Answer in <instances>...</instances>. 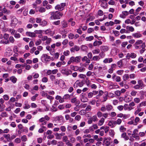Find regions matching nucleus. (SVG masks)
I'll return each mask as SVG.
<instances>
[{
    "label": "nucleus",
    "mask_w": 146,
    "mask_h": 146,
    "mask_svg": "<svg viewBox=\"0 0 146 146\" xmlns=\"http://www.w3.org/2000/svg\"><path fill=\"white\" fill-rule=\"evenodd\" d=\"M115 93L117 96H119L121 95L120 90H117L115 91Z\"/></svg>",
    "instance_id": "obj_61"
},
{
    "label": "nucleus",
    "mask_w": 146,
    "mask_h": 146,
    "mask_svg": "<svg viewBox=\"0 0 146 146\" xmlns=\"http://www.w3.org/2000/svg\"><path fill=\"white\" fill-rule=\"evenodd\" d=\"M113 108L112 106L110 105H107L106 106V109L108 111H111Z\"/></svg>",
    "instance_id": "obj_18"
},
{
    "label": "nucleus",
    "mask_w": 146,
    "mask_h": 146,
    "mask_svg": "<svg viewBox=\"0 0 146 146\" xmlns=\"http://www.w3.org/2000/svg\"><path fill=\"white\" fill-rule=\"evenodd\" d=\"M94 38V37L93 36H90L89 37H86L85 40L87 41H91L92 40H93Z\"/></svg>",
    "instance_id": "obj_23"
},
{
    "label": "nucleus",
    "mask_w": 146,
    "mask_h": 146,
    "mask_svg": "<svg viewBox=\"0 0 146 146\" xmlns=\"http://www.w3.org/2000/svg\"><path fill=\"white\" fill-rule=\"evenodd\" d=\"M51 16L50 18V20L60 19V16H62L63 14L58 11L52 12L50 13Z\"/></svg>",
    "instance_id": "obj_1"
},
{
    "label": "nucleus",
    "mask_w": 146,
    "mask_h": 146,
    "mask_svg": "<svg viewBox=\"0 0 146 146\" xmlns=\"http://www.w3.org/2000/svg\"><path fill=\"white\" fill-rule=\"evenodd\" d=\"M100 49L101 51L103 52H106L109 50V48L107 46L103 45L100 46Z\"/></svg>",
    "instance_id": "obj_7"
},
{
    "label": "nucleus",
    "mask_w": 146,
    "mask_h": 146,
    "mask_svg": "<svg viewBox=\"0 0 146 146\" xmlns=\"http://www.w3.org/2000/svg\"><path fill=\"white\" fill-rule=\"evenodd\" d=\"M108 125L109 126L112 128L114 127L116 125L115 121H110L109 122Z\"/></svg>",
    "instance_id": "obj_10"
},
{
    "label": "nucleus",
    "mask_w": 146,
    "mask_h": 146,
    "mask_svg": "<svg viewBox=\"0 0 146 146\" xmlns=\"http://www.w3.org/2000/svg\"><path fill=\"white\" fill-rule=\"evenodd\" d=\"M26 34L27 36H30L32 38L35 37L36 36V35L35 33L30 32H27L26 33Z\"/></svg>",
    "instance_id": "obj_8"
},
{
    "label": "nucleus",
    "mask_w": 146,
    "mask_h": 146,
    "mask_svg": "<svg viewBox=\"0 0 146 146\" xmlns=\"http://www.w3.org/2000/svg\"><path fill=\"white\" fill-rule=\"evenodd\" d=\"M91 110V106L90 105H88L85 109L86 111H90Z\"/></svg>",
    "instance_id": "obj_48"
},
{
    "label": "nucleus",
    "mask_w": 146,
    "mask_h": 146,
    "mask_svg": "<svg viewBox=\"0 0 146 146\" xmlns=\"http://www.w3.org/2000/svg\"><path fill=\"white\" fill-rule=\"evenodd\" d=\"M39 11L41 13L44 12L45 11V9L44 8L41 7L39 9Z\"/></svg>",
    "instance_id": "obj_58"
},
{
    "label": "nucleus",
    "mask_w": 146,
    "mask_h": 146,
    "mask_svg": "<svg viewBox=\"0 0 146 146\" xmlns=\"http://www.w3.org/2000/svg\"><path fill=\"white\" fill-rule=\"evenodd\" d=\"M54 135L56 136V139H61L62 135L61 133H55Z\"/></svg>",
    "instance_id": "obj_16"
},
{
    "label": "nucleus",
    "mask_w": 146,
    "mask_h": 146,
    "mask_svg": "<svg viewBox=\"0 0 146 146\" xmlns=\"http://www.w3.org/2000/svg\"><path fill=\"white\" fill-rule=\"evenodd\" d=\"M130 56L132 58H135L136 57L137 55L134 53H132L131 54H130Z\"/></svg>",
    "instance_id": "obj_44"
},
{
    "label": "nucleus",
    "mask_w": 146,
    "mask_h": 146,
    "mask_svg": "<svg viewBox=\"0 0 146 146\" xmlns=\"http://www.w3.org/2000/svg\"><path fill=\"white\" fill-rule=\"evenodd\" d=\"M17 23V20L15 17H13L11 19V25H15Z\"/></svg>",
    "instance_id": "obj_11"
},
{
    "label": "nucleus",
    "mask_w": 146,
    "mask_h": 146,
    "mask_svg": "<svg viewBox=\"0 0 146 146\" xmlns=\"http://www.w3.org/2000/svg\"><path fill=\"white\" fill-rule=\"evenodd\" d=\"M104 93L103 92L102 90H100L99 92V94L98 95L96 98H98L100 96H102Z\"/></svg>",
    "instance_id": "obj_49"
},
{
    "label": "nucleus",
    "mask_w": 146,
    "mask_h": 146,
    "mask_svg": "<svg viewBox=\"0 0 146 146\" xmlns=\"http://www.w3.org/2000/svg\"><path fill=\"white\" fill-rule=\"evenodd\" d=\"M85 70V68L84 67H78V70L80 72H84Z\"/></svg>",
    "instance_id": "obj_33"
},
{
    "label": "nucleus",
    "mask_w": 146,
    "mask_h": 146,
    "mask_svg": "<svg viewBox=\"0 0 146 146\" xmlns=\"http://www.w3.org/2000/svg\"><path fill=\"white\" fill-rule=\"evenodd\" d=\"M132 35L134 37L137 38L140 37L142 36L141 34L138 33H136L133 34Z\"/></svg>",
    "instance_id": "obj_19"
},
{
    "label": "nucleus",
    "mask_w": 146,
    "mask_h": 146,
    "mask_svg": "<svg viewBox=\"0 0 146 146\" xmlns=\"http://www.w3.org/2000/svg\"><path fill=\"white\" fill-rule=\"evenodd\" d=\"M91 119H92V121L94 122H95L96 121L98 120V118H97V116L96 115L93 116Z\"/></svg>",
    "instance_id": "obj_45"
},
{
    "label": "nucleus",
    "mask_w": 146,
    "mask_h": 146,
    "mask_svg": "<svg viewBox=\"0 0 146 146\" xmlns=\"http://www.w3.org/2000/svg\"><path fill=\"white\" fill-rule=\"evenodd\" d=\"M138 85L141 87H143L144 84L143 81L141 80H139L138 81Z\"/></svg>",
    "instance_id": "obj_26"
},
{
    "label": "nucleus",
    "mask_w": 146,
    "mask_h": 146,
    "mask_svg": "<svg viewBox=\"0 0 146 146\" xmlns=\"http://www.w3.org/2000/svg\"><path fill=\"white\" fill-rule=\"evenodd\" d=\"M81 100L83 102H85L88 101V99L86 97L83 96L81 98Z\"/></svg>",
    "instance_id": "obj_22"
},
{
    "label": "nucleus",
    "mask_w": 146,
    "mask_h": 146,
    "mask_svg": "<svg viewBox=\"0 0 146 146\" xmlns=\"http://www.w3.org/2000/svg\"><path fill=\"white\" fill-rule=\"evenodd\" d=\"M137 93V92L136 91L133 90L131 91L130 94L132 96H136Z\"/></svg>",
    "instance_id": "obj_30"
},
{
    "label": "nucleus",
    "mask_w": 146,
    "mask_h": 146,
    "mask_svg": "<svg viewBox=\"0 0 146 146\" xmlns=\"http://www.w3.org/2000/svg\"><path fill=\"white\" fill-rule=\"evenodd\" d=\"M60 23V21L59 20H58L56 21H54L52 23V24L53 25H59Z\"/></svg>",
    "instance_id": "obj_39"
},
{
    "label": "nucleus",
    "mask_w": 146,
    "mask_h": 146,
    "mask_svg": "<svg viewBox=\"0 0 146 146\" xmlns=\"http://www.w3.org/2000/svg\"><path fill=\"white\" fill-rule=\"evenodd\" d=\"M9 34L7 33L3 35L4 38L0 41V43L8 44L9 43Z\"/></svg>",
    "instance_id": "obj_2"
},
{
    "label": "nucleus",
    "mask_w": 146,
    "mask_h": 146,
    "mask_svg": "<svg viewBox=\"0 0 146 146\" xmlns=\"http://www.w3.org/2000/svg\"><path fill=\"white\" fill-rule=\"evenodd\" d=\"M50 56H48L46 54H43L41 57V60L42 62H44L43 60H44V62H47L50 59Z\"/></svg>",
    "instance_id": "obj_3"
},
{
    "label": "nucleus",
    "mask_w": 146,
    "mask_h": 146,
    "mask_svg": "<svg viewBox=\"0 0 146 146\" xmlns=\"http://www.w3.org/2000/svg\"><path fill=\"white\" fill-rule=\"evenodd\" d=\"M61 72L62 74L68 76L72 73V71L66 69H63L61 70Z\"/></svg>",
    "instance_id": "obj_5"
},
{
    "label": "nucleus",
    "mask_w": 146,
    "mask_h": 146,
    "mask_svg": "<svg viewBox=\"0 0 146 146\" xmlns=\"http://www.w3.org/2000/svg\"><path fill=\"white\" fill-rule=\"evenodd\" d=\"M100 52L99 49L94 50L92 51V52L94 54H98Z\"/></svg>",
    "instance_id": "obj_36"
},
{
    "label": "nucleus",
    "mask_w": 146,
    "mask_h": 146,
    "mask_svg": "<svg viewBox=\"0 0 146 146\" xmlns=\"http://www.w3.org/2000/svg\"><path fill=\"white\" fill-rule=\"evenodd\" d=\"M10 80L14 84L15 83L17 80V78L15 76H12L10 78Z\"/></svg>",
    "instance_id": "obj_14"
},
{
    "label": "nucleus",
    "mask_w": 146,
    "mask_h": 146,
    "mask_svg": "<svg viewBox=\"0 0 146 146\" xmlns=\"http://www.w3.org/2000/svg\"><path fill=\"white\" fill-rule=\"evenodd\" d=\"M100 59V58L99 56H93L92 58V60L94 61H98Z\"/></svg>",
    "instance_id": "obj_21"
},
{
    "label": "nucleus",
    "mask_w": 146,
    "mask_h": 146,
    "mask_svg": "<svg viewBox=\"0 0 146 146\" xmlns=\"http://www.w3.org/2000/svg\"><path fill=\"white\" fill-rule=\"evenodd\" d=\"M105 119L104 118H102L98 121V125L99 126L102 125L104 122Z\"/></svg>",
    "instance_id": "obj_17"
},
{
    "label": "nucleus",
    "mask_w": 146,
    "mask_h": 146,
    "mask_svg": "<svg viewBox=\"0 0 146 146\" xmlns=\"http://www.w3.org/2000/svg\"><path fill=\"white\" fill-rule=\"evenodd\" d=\"M10 32H11L12 35H15V33L16 32V31L15 30L13 29H10Z\"/></svg>",
    "instance_id": "obj_59"
},
{
    "label": "nucleus",
    "mask_w": 146,
    "mask_h": 146,
    "mask_svg": "<svg viewBox=\"0 0 146 146\" xmlns=\"http://www.w3.org/2000/svg\"><path fill=\"white\" fill-rule=\"evenodd\" d=\"M55 9H58L59 11H61L63 9H62V8L61 7V6L60 5H57L55 7Z\"/></svg>",
    "instance_id": "obj_29"
},
{
    "label": "nucleus",
    "mask_w": 146,
    "mask_h": 146,
    "mask_svg": "<svg viewBox=\"0 0 146 146\" xmlns=\"http://www.w3.org/2000/svg\"><path fill=\"white\" fill-rule=\"evenodd\" d=\"M140 119L138 117H136L135 119V124H134V125H137V123L139 121Z\"/></svg>",
    "instance_id": "obj_35"
},
{
    "label": "nucleus",
    "mask_w": 146,
    "mask_h": 146,
    "mask_svg": "<svg viewBox=\"0 0 146 146\" xmlns=\"http://www.w3.org/2000/svg\"><path fill=\"white\" fill-rule=\"evenodd\" d=\"M30 108V106L28 103V102H25V106L23 107V108L25 109H28Z\"/></svg>",
    "instance_id": "obj_27"
},
{
    "label": "nucleus",
    "mask_w": 146,
    "mask_h": 146,
    "mask_svg": "<svg viewBox=\"0 0 146 146\" xmlns=\"http://www.w3.org/2000/svg\"><path fill=\"white\" fill-rule=\"evenodd\" d=\"M71 68L74 71H77L78 70V66H71Z\"/></svg>",
    "instance_id": "obj_34"
},
{
    "label": "nucleus",
    "mask_w": 146,
    "mask_h": 146,
    "mask_svg": "<svg viewBox=\"0 0 146 146\" xmlns=\"http://www.w3.org/2000/svg\"><path fill=\"white\" fill-rule=\"evenodd\" d=\"M81 118V116L79 115H78L76 116L75 119V120H77V121H79Z\"/></svg>",
    "instance_id": "obj_53"
},
{
    "label": "nucleus",
    "mask_w": 146,
    "mask_h": 146,
    "mask_svg": "<svg viewBox=\"0 0 146 146\" xmlns=\"http://www.w3.org/2000/svg\"><path fill=\"white\" fill-rule=\"evenodd\" d=\"M70 95L68 94H66L64 95L63 97L64 98L65 100H67L70 98Z\"/></svg>",
    "instance_id": "obj_47"
},
{
    "label": "nucleus",
    "mask_w": 146,
    "mask_h": 146,
    "mask_svg": "<svg viewBox=\"0 0 146 146\" xmlns=\"http://www.w3.org/2000/svg\"><path fill=\"white\" fill-rule=\"evenodd\" d=\"M100 2L101 3V5L102 7L105 8L106 7V5L107 4V3L106 2L103 1L102 2Z\"/></svg>",
    "instance_id": "obj_24"
},
{
    "label": "nucleus",
    "mask_w": 146,
    "mask_h": 146,
    "mask_svg": "<svg viewBox=\"0 0 146 146\" xmlns=\"http://www.w3.org/2000/svg\"><path fill=\"white\" fill-rule=\"evenodd\" d=\"M94 29L93 28H88L87 30V32L89 33H91L93 31Z\"/></svg>",
    "instance_id": "obj_52"
},
{
    "label": "nucleus",
    "mask_w": 146,
    "mask_h": 146,
    "mask_svg": "<svg viewBox=\"0 0 146 146\" xmlns=\"http://www.w3.org/2000/svg\"><path fill=\"white\" fill-rule=\"evenodd\" d=\"M64 55L66 56H67L69 54L70 52L68 50H67L66 51H64L63 53Z\"/></svg>",
    "instance_id": "obj_60"
},
{
    "label": "nucleus",
    "mask_w": 146,
    "mask_h": 146,
    "mask_svg": "<svg viewBox=\"0 0 146 146\" xmlns=\"http://www.w3.org/2000/svg\"><path fill=\"white\" fill-rule=\"evenodd\" d=\"M62 28H64L67 27L68 26V24L67 22L64 20L61 22Z\"/></svg>",
    "instance_id": "obj_9"
},
{
    "label": "nucleus",
    "mask_w": 146,
    "mask_h": 146,
    "mask_svg": "<svg viewBox=\"0 0 146 146\" xmlns=\"http://www.w3.org/2000/svg\"><path fill=\"white\" fill-rule=\"evenodd\" d=\"M129 78V76L128 74H124L123 76V80L124 81H125L127 80H128Z\"/></svg>",
    "instance_id": "obj_25"
},
{
    "label": "nucleus",
    "mask_w": 146,
    "mask_h": 146,
    "mask_svg": "<svg viewBox=\"0 0 146 146\" xmlns=\"http://www.w3.org/2000/svg\"><path fill=\"white\" fill-rule=\"evenodd\" d=\"M4 102V101L3 98L0 99V111H3L4 108V106L3 104Z\"/></svg>",
    "instance_id": "obj_6"
},
{
    "label": "nucleus",
    "mask_w": 146,
    "mask_h": 146,
    "mask_svg": "<svg viewBox=\"0 0 146 146\" xmlns=\"http://www.w3.org/2000/svg\"><path fill=\"white\" fill-rule=\"evenodd\" d=\"M15 141L17 143H19L21 142V140L20 138H17L15 139Z\"/></svg>",
    "instance_id": "obj_62"
},
{
    "label": "nucleus",
    "mask_w": 146,
    "mask_h": 146,
    "mask_svg": "<svg viewBox=\"0 0 146 146\" xmlns=\"http://www.w3.org/2000/svg\"><path fill=\"white\" fill-rule=\"evenodd\" d=\"M115 80L117 82H119L121 81V78L119 76H116Z\"/></svg>",
    "instance_id": "obj_63"
},
{
    "label": "nucleus",
    "mask_w": 146,
    "mask_h": 146,
    "mask_svg": "<svg viewBox=\"0 0 146 146\" xmlns=\"http://www.w3.org/2000/svg\"><path fill=\"white\" fill-rule=\"evenodd\" d=\"M104 52L101 51V52L100 53L99 56L100 58H103L105 56V54L104 53Z\"/></svg>",
    "instance_id": "obj_41"
},
{
    "label": "nucleus",
    "mask_w": 146,
    "mask_h": 146,
    "mask_svg": "<svg viewBox=\"0 0 146 146\" xmlns=\"http://www.w3.org/2000/svg\"><path fill=\"white\" fill-rule=\"evenodd\" d=\"M138 132V130L137 129H135L133 131V133L132 134V136L133 137V136H136V135L137 134Z\"/></svg>",
    "instance_id": "obj_32"
},
{
    "label": "nucleus",
    "mask_w": 146,
    "mask_h": 146,
    "mask_svg": "<svg viewBox=\"0 0 146 146\" xmlns=\"http://www.w3.org/2000/svg\"><path fill=\"white\" fill-rule=\"evenodd\" d=\"M3 98L6 101L8 100L9 99V96L7 95H5L3 96Z\"/></svg>",
    "instance_id": "obj_51"
},
{
    "label": "nucleus",
    "mask_w": 146,
    "mask_h": 146,
    "mask_svg": "<svg viewBox=\"0 0 146 146\" xmlns=\"http://www.w3.org/2000/svg\"><path fill=\"white\" fill-rule=\"evenodd\" d=\"M74 35L72 33H70L68 36V38L69 39H72L74 38Z\"/></svg>",
    "instance_id": "obj_37"
},
{
    "label": "nucleus",
    "mask_w": 146,
    "mask_h": 146,
    "mask_svg": "<svg viewBox=\"0 0 146 146\" xmlns=\"http://www.w3.org/2000/svg\"><path fill=\"white\" fill-rule=\"evenodd\" d=\"M57 145L58 146H64V143L62 142H58L57 143Z\"/></svg>",
    "instance_id": "obj_64"
},
{
    "label": "nucleus",
    "mask_w": 146,
    "mask_h": 146,
    "mask_svg": "<svg viewBox=\"0 0 146 146\" xmlns=\"http://www.w3.org/2000/svg\"><path fill=\"white\" fill-rule=\"evenodd\" d=\"M86 112L85 110H80L79 112V113L81 115H84L86 113Z\"/></svg>",
    "instance_id": "obj_28"
},
{
    "label": "nucleus",
    "mask_w": 146,
    "mask_h": 146,
    "mask_svg": "<svg viewBox=\"0 0 146 146\" xmlns=\"http://www.w3.org/2000/svg\"><path fill=\"white\" fill-rule=\"evenodd\" d=\"M3 137L5 140H3V141L5 142H8L9 141V134H4Z\"/></svg>",
    "instance_id": "obj_12"
},
{
    "label": "nucleus",
    "mask_w": 146,
    "mask_h": 146,
    "mask_svg": "<svg viewBox=\"0 0 146 146\" xmlns=\"http://www.w3.org/2000/svg\"><path fill=\"white\" fill-rule=\"evenodd\" d=\"M121 137L124 139L125 140H127L129 139V137L127 136L126 133L123 132L121 135Z\"/></svg>",
    "instance_id": "obj_15"
},
{
    "label": "nucleus",
    "mask_w": 146,
    "mask_h": 146,
    "mask_svg": "<svg viewBox=\"0 0 146 146\" xmlns=\"http://www.w3.org/2000/svg\"><path fill=\"white\" fill-rule=\"evenodd\" d=\"M22 141L24 142H25L27 140V138L26 135H24L22 136L21 137Z\"/></svg>",
    "instance_id": "obj_43"
},
{
    "label": "nucleus",
    "mask_w": 146,
    "mask_h": 146,
    "mask_svg": "<svg viewBox=\"0 0 146 146\" xmlns=\"http://www.w3.org/2000/svg\"><path fill=\"white\" fill-rule=\"evenodd\" d=\"M116 125H120L122 122V120L120 119H118L116 121H115Z\"/></svg>",
    "instance_id": "obj_42"
},
{
    "label": "nucleus",
    "mask_w": 146,
    "mask_h": 146,
    "mask_svg": "<svg viewBox=\"0 0 146 146\" xmlns=\"http://www.w3.org/2000/svg\"><path fill=\"white\" fill-rule=\"evenodd\" d=\"M103 99V100L102 102H105L107 99V94H104V96Z\"/></svg>",
    "instance_id": "obj_50"
},
{
    "label": "nucleus",
    "mask_w": 146,
    "mask_h": 146,
    "mask_svg": "<svg viewBox=\"0 0 146 146\" xmlns=\"http://www.w3.org/2000/svg\"><path fill=\"white\" fill-rule=\"evenodd\" d=\"M126 29L128 31L132 32L134 30V28L132 26H127Z\"/></svg>",
    "instance_id": "obj_20"
},
{
    "label": "nucleus",
    "mask_w": 146,
    "mask_h": 146,
    "mask_svg": "<svg viewBox=\"0 0 146 146\" xmlns=\"http://www.w3.org/2000/svg\"><path fill=\"white\" fill-rule=\"evenodd\" d=\"M102 42L100 41H95L93 43V46H97L100 45L102 44Z\"/></svg>",
    "instance_id": "obj_13"
},
{
    "label": "nucleus",
    "mask_w": 146,
    "mask_h": 146,
    "mask_svg": "<svg viewBox=\"0 0 146 146\" xmlns=\"http://www.w3.org/2000/svg\"><path fill=\"white\" fill-rule=\"evenodd\" d=\"M35 33L37 34H41L42 33V31L40 30H35Z\"/></svg>",
    "instance_id": "obj_54"
},
{
    "label": "nucleus",
    "mask_w": 146,
    "mask_h": 146,
    "mask_svg": "<svg viewBox=\"0 0 146 146\" xmlns=\"http://www.w3.org/2000/svg\"><path fill=\"white\" fill-rule=\"evenodd\" d=\"M143 41L141 40H137L135 43L136 44L138 45L141 44L142 43Z\"/></svg>",
    "instance_id": "obj_57"
},
{
    "label": "nucleus",
    "mask_w": 146,
    "mask_h": 146,
    "mask_svg": "<svg viewBox=\"0 0 146 146\" xmlns=\"http://www.w3.org/2000/svg\"><path fill=\"white\" fill-rule=\"evenodd\" d=\"M42 42V41H41V40L40 39H39L38 40L36 41L35 42V44L38 46V45H39Z\"/></svg>",
    "instance_id": "obj_55"
},
{
    "label": "nucleus",
    "mask_w": 146,
    "mask_h": 146,
    "mask_svg": "<svg viewBox=\"0 0 146 146\" xmlns=\"http://www.w3.org/2000/svg\"><path fill=\"white\" fill-rule=\"evenodd\" d=\"M103 114L100 111H99L97 112V115L98 117H101L103 116Z\"/></svg>",
    "instance_id": "obj_46"
},
{
    "label": "nucleus",
    "mask_w": 146,
    "mask_h": 146,
    "mask_svg": "<svg viewBox=\"0 0 146 146\" xmlns=\"http://www.w3.org/2000/svg\"><path fill=\"white\" fill-rule=\"evenodd\" d=\"M71 58L73 62H75L78 63L80 62L81 57V56H77L76 57L72 56Z\"/></svg>",
    "instance_id": "obj_4"
},
{
    "label": "nucleus",
    "mask_w": 146,
    "mask_h": 146,
    "mask_svg": "<svg viewBox=\"0 0 146 146\" xmlns=\"http://www.w3.org/2000/svg\"><path fill=\"white\" fill-rule=\"evenodd\" d=\"M134 102L136 103H139L140 102V100L139 98H136L134 99Z\"/></svg>",
    "instance_id": "obj_38"
},
{
    "label": "nucleus",
    "mask_w": 146,
    "mask_h": 146,
    "mask_svg": "<svg viewBox=\"0 0 146 146\" xmlns=\"http://www.w3.org/2000/svg\"><path fill=\"white\" fill-rule=\"evenodd\" d=\"M126 129L123 126H121L119 128V130L121 132H123L125 131Z\"/></svg>",
    "instance_id": "obj_31"
},
{
    "label": "nucleus",
    "mask_w": 146,
    "mask_h": 146,
    "mask_svg": "<svg viewBox=\"0 0 146 146\" xmlns=\"http://www.w3.org/2000/svg\"><path fill=\"white\" fill-rule=\"evenodd\" d=\"M123 62L122 60H120L117 62V64L118 66L119 67H121L123 66Z\"/></svg>",
    "instance_id": "obj_40"
},
{
    "label": "nucleus",
    "mask_w": 146,
    "mask_h": 146,
    "mask_svg": "<svg viewBox=\"0 0 146 146\" xmlns=\"http://www.w3.org/2000/svg\"><path fill=\"white\" fill-rule=\"evenodd\" d=\"M52 41V39L50 38H47L46 40V43L49 44Z\"/></svg>",
    "instance_id": "obj_56"
}]
</instances>
